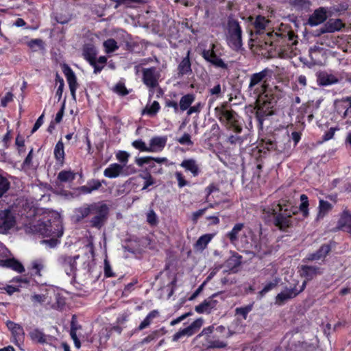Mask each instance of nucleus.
I'll return each mask as SVG.
<instances>
[{
	"mask_svg": "<svg viewBox=\"0 0 351 351\" xmlns=\"http://www.w3.org/2000/svg\"><path fill=\"white\" fill-rule=\"evenodd\" d=\"M28 45L30 48L34 50H36L38 49L43 48V42L40 39H34L29 42Z\"/></svg>",
	"mask_w": 351,
	"mask_h": 351,
	"instance_id": "nucleus-49",
	"label": "nucleus"
},
{
	"mask_svg": "<svg viewBox=\"0 0 351 351\" xmlns=\"http://www.w3.org/2000/svg\"><path fill=\"white\" fill-rule=\"evenodd\" d=\"M339 82V79L337 75L327 72H322L317 77V82L322 86H330L337 84Z\"/></svg>",
	"mask_w": 351,
	"mask_h": 351,
	"instance_id": "nucleus-23",
	"label": "nucleus"
},
{
	"mask_svg": "<svg viewBox=\"0 0 351 351\" xmlns=\"http://www.w3.org/2000/svg\"><path fill=\"white\" fill-rule=\"evenodd\" d=\"M63 73L66 78L67 82L69 84V89L71 91V94L72 98L74 100H76V95L75 92L78 87V83L77 82V77L72 71V69L67 65H64L63 66Z\"/></svg>",
	"mask_w": 351,
	"mask_h": 351,
	"instance_id": "nucleus-15",
	"label": "nucleus"
},
{
	"mask_svg": "<svg viewBox=\"0 0 351 351\" xmlns=\"http://www.w3.org/2000/svg\"><path fill=\"white\" fill-rule=\"evenodd\" d=\"M165 106L166 107L173 108L176 113L178 112L179 104H178L176 101L172 100H167L165 101Z\"/></svg>",
	"mask_w": 351,
	"mask_h": 351,
	"instance_id": "nucleus-61",
	"label": "nucleus"
},
{
	"mask_svg": "<svg viewBox=\"0 0 351 351\" xmlns=\"http://www.w3.org/2000/svg\"><path fill=\"white\" fill-rule=\"evenodd\" d=\"M190 53L189 50L186 53V57L183 58L178 65V76L182 77L184 75H191L193 73L191 69V63L190 60Z\"/></svg>",
	"mask_w": 351,
	"mask_h": 351,
	"instance_id": "nucleus-17",
	"label": "nucleus"
},
{
	"mask_svg": "<svg viewBox=\"0 0 351 351\" xmlns=\"http://www.w3.org/2000/svg\"><path fill=\"white\" fill-rule=\"evenodd\" d=\"M204 321L202 318L197 319L188 327L180 330L174 334L172 337L173 341H177L184 336L190 337L196 332L203 325Z\"/></svg>",
	"mask_w": 351,
	"mask_h": 351,
	"instance_id": "nucleus-13",
	"label": "nucleus"
},
{
	"mask_svg": "<svg viewBox=\"0 0 351 351\" xmlns=\"http://www.w3.org/2000/svg\"><path fill=\"white\" fill-rule=\"evenodd\" d=\"M217 301L213 298H208L203 302L195 306V311L199 313H209L216 306Z\"/></svg>",
	"mask_w": 351,
	"mask_h": 351,
	"instance_id": "nucleus-28",
	"label": "nucleus"
},
{
	"mask_svg": "<svg viewBox=\"0 0 351 351\" xmlns=\"http://www.w3.org/2000/svg\"><path fill=\"white\" fill-rule=\"evenodd\" d=\"M143 82L149 88V96L154 92L153 89L158 86L160 73L155 67L145 68L142 71Z\"/></svg>",
	"mask_w": 351,
	"mask_h": 351,
	"instance_id": "nucleus-10",
	"label": "nucleus"
},
{
	"mask_svg": "<svg viewBox=\"0 0 351 351\" xmlns=\"http://www.w3.org/2000/svg\"><path fill=\"white\" fill-rule=\"evenodd\" d=\"M160 104L158 101H154L151 105H147L143 109L142 114L149 116H154L160 110Z\"/></svg>",
	"mask_w": 351,
	"mask_h": 351,
	"instance_id": "nucleus-38",
	"label": "nucleus"
},
{
	"mask_svg": "<svg viewBox=\"0 0 351 351\" xmlns=\"http://www.w3.org/2000/svg\"><path fill=\"white\" fill-rule=\"evenodd\" d=\"M267 38H265V44L271 46H276L277 43L282 44L295 45L298 43L296 35L292 31H287L281 33L269 32L267 34Z\"/></svg>",
	"mask_w": 351,
	"mask_h": 351,
	"instance_id": "nucleus-6",
	"label": "nucleus"
},
{
	"mask_svg": "<svg viewBox=\"0 0 351 351\" xmlns=\"http://www.w3.org/2000/svg\"><path fill=\"white\" fill-rule=\"evenodd\" d=\"M209 347L213 348H222L227 346V343L220 340H212L208 342Z\"/></svg>",
	"mask_w": 351,
	"mask_h": 351,
	"instance_id": "nucleus-52",
	"label": "nucleus"
},
{
	"mask_svg": "<svg viewBox=\"0 0 351 351\" xmlns=\"http://www.w3.org/2000/svg\"><path fill=\"white\" fill-rule=\"evenodd\" d=\"M152 158L153 157L151 156L141 157L136 158L135 162L138 166L142 167L145 164H149Z\"/></svg>",
	"mask_w": 351,
	"mask_h": 351,
	"instance_id": "nucleus-57",
	"label": "nucleus"
},
{
	"mask_svg": "<svg viewBox=\"0 0 351 351\" xmlns=\"http://www.w3.org/2000/svg\"><path fill=\"white\" fill-rule=\"evenodd\" d=\"M306 282L304 281L300 290L295 289H287L278 293L276 298V304L282 305L288 300L295 297L299 293L302 292L306 287Z\"/></svg>",
	"mask_w": 351,
	"mask_h": 351,
	"instance_id": "nucleus-16",
	"label": "nucleus"
},
{
	"mask_svg": "<svg viewBox=\"0 0 351 351\" xmlns=\"http://www.w3.org/2000/svg\"><path fill=\"white\" fill-rule=\"evenodd\" d=\"M103 45L105 49V51L107 53L114 52L119 49L117 43L112 38H109L105 40L103 43Z\"/></svg>",
	"mask_w": 351,
	"mask_h": 351,
	"instance_id": "nucleus-39",
	"label": "nucleus"
},
{
	"mask_svg": "<svg viewBox=\"0 0 351 351\" xmlns=\"http://www.w3.org/2000/svg\"><path fill=\"white\" fill-rule=\"evenodd\" d=\"M56 83H59V86L56 91V95L58 97L59 99H60L63 93L64 82L63 79L58 75H56Z\"/></svg>",
	"mask_w": 351,
	"mask_h": 351,
	"instance_id": "nucleus-46",
	"label": "nucleus"
},
{
	"mask_svg": "<svg viewBox=\"0 0 351 351\" xmlns=\"http://www.w3.org/2000/svg\"><path fill=\"white\" fill-rule=\"evenodd\" d=\"M104 274L106 277L114 276V273L112 272L110 265L107 260L104 261Z\"/></svg>",
	"mask_w": 351,
	"mask_h": 351,
	"instance_id": "nucleus-59",
	"label": "nucleus"
},
{
	"mask_svg": "<svg viewBox=\"0 0 351 351\" xmlns=\"http://www.w3.org/2000/svg\"><path fill=\"white\" fill-rule=\"evenodd\" d=\"M12 99L13 95L10 92L7 93L5 97L1 99V106L5 107L9 102L12 101Z\"/></svg>",
	"mask_w": 351,
	"mask_h": 351,
	"instance_id": "nucleus-63",
	"label": "nucleus"
},
{
	"mask_svg": "<svg viewBox=\"0 0 351 351\" xmlns=\"http://www.w3.org/2000/svg\"><path fill=\"white\" fill-rule=\"evenodd\" d=\"M256 104V117L261 125H263L265 119L273 114L272 104L267 97H261L254 99Z\"/></svg>",
	"mask_w": 351,
	"mask_h": 351,
	"instance_id": "nucleus-9",
	"label": "nucleus"
},
{
	"mask_svg": "<svg viewBox=\"0 0 351 351\" xmlns=\"http://www.w3.org/2000/svg\"><path fill=\"white\" fill-rule=\"evenodd\" d=\"M180 166L186 171H190L194 177L199 173V166L194 159H185L181 162Z\"/></svg>",
	"mask_w": 351,
	"mask_h": 351,
	"instance_id": "nucleus-29",
	"label": "nucleus"
},
{
	"mask_svg": "<svg viewBox=\"0 0 351 351\" xmlns=\"http://www.w3.org/2000/svg\"><path fill=\"white\" fill-rule=\"evenodd\" d=\"M31 340L35 343L41 344L49 343L53 339V337L47 335L38 328H34L29 332Z\"/></svg>",
	"mask_w": 351,
	"mask_h": 351,
	"instance_id": "nucleus-20",
	"label": "nucleus"
},
{
	"mask_svg": "<svg viewBox=\"0 0 351 351\" xmlns=\"http://www.w3.org/2000/svg\"><path fill=\"white\" fill-rule=\"evenodd\" d=\"M252 311L251 306H246L245 307L237 308L235 311L237 315L243 316V319L247 318V314Z\"/></svg>",
	"mask_w": 351,
	"mask_h": 351,
	"instance_id": "nucleus-47",
	"label": "nucleus"
},
{
	"mask_svg": "<svg viewBox=\"0 0 351 351\" xmlns=\"http://www.w3.org/2000/svg\"><path fill=\"white\" fill-rule=\"evenodd\" d=\"M47 300V296L44 294H34L32 296V301L35 304H43Z\"/></svg>",
	"mask_w": 351,
	"mask_h": 351,
	"instance_id": "nucleus-53",
	"label": "nucleus"
},
{
	"mask_svg": "<svg viewBox=\"0 0 351 351\" xmlns=\"http://www.w3.org/2000/svg\"><path fill=\"white\" fill-rule=\"evenodd\" d=\"M97 51L94 47L91 45H86L83 49V56L90 63L93 64L96 60Z\"/></svg>",
	"mask_w": 351,
	"mask_h": 351,
	"instance_id": "nucleus-32",
	"label": "nucleus"
},
{
	"mask_svg": "<svg viewBox=\"0 0 351 351\" xmlns=\"http://www.w3.org/2000/svg\"><path fill=\"white\" fill-rule=\"evenodd\" d=\"M226 40L232 50L239 51L242 49V29L239 23L232 18H229L226 27Z\"/></svg>",
	"mask_w": 351,
	"mask_h": 351,
	"instance_id": "nucleus-4",
	"label": "nucleus"
},
{
	"mask_svg": "<svg viewBox=\"0 0 351 351\" xmlns=\"http://www.w3.org/2000/svg\"><path fill=\"white\" fill-rule=\"evenodd\" d=\"M143 178L145 180V184L143 187V190L147 189L149 186L153 185L154 184V179L152 178L150 174H147L145 176H143Z\"/></svg>",
	"mask_w": 351,
	"mask_h": 351,
	"instance_id": "nucleus-58",
	"label": "nucleus"
},
{
	"mask_svg": "<svg viewBox=\"0 0 351 351\" xmlns=\"http://www.w3.org/2000/svg\"><path fill=\"white\" fill-rule=\"evenodd\" d=\"M209 93L212 95H216L217 97H219L221 93V88L219 84L215 85L213 88L209 90Z\"/></svg>",
	"mask_w": 351,
	"mask_h": 351,
	"instance_id": "nucleus-62",
	"label": "nucleus"
},
{
	"mask_svg": "<svg viewBox=\"0 0 351 351\" xmlns=\"http://www.w3.org/2000/svg\"><path fill=\"white\" fill-rule=\"evenodd\" d=\"M0 265L8 268H11L19 273H21L25 270L22 264L14 258H5L4 260H0Z\"/></svg>",
	"mask_w": 351,
	"mask_h": 351,
	"instance_id": "nucleus-30",
	"label": "nucleus"
},
{
	"mask_svg": "<svg viewBox=\"0 0 351 351\" xmlns=\"http://www.w3.org/2000/svg\"><path fill=\"white\" fill-rule=\"evenodd\" d=\"M175 176L178 180V186L180 188H182L183 186L188 184L187 181L184 180V178L182 173L177 171L175 173Z\"/></svg>",
	"mask_w": 351,
	"mask_h": 351,
	"instance_id": "nucleus-55",
	"label": "nucleus"
},
{
	"mask_svg": "<svg viewBox=\"0 0 351 351\" xmlns=\"http://www.w3.org/2000/svg\"><path fill=\"white\" fill-rule=\"evenodd\" d=\"M116 158L121 162V165H128L127 163L130 158V154L125 151H119L116 154Z\"/></svg>",
	"mask_w": 351,
	"mask_h": 351,
	"instance_id": "nucleus-45",
	"label": "nucleus"
},
{
	"mask_svg": "<svg viewBox=\"0 0 351 351\" xmlns=\"http://www.w3.org/2000/svg\"><path fill=\"white\" fill-rule=\"evenodd\" d=\"M195 100L193 94H186L182 96L180 100L179 109L182 111H185L191 106Z\"/></svg>",
	"mask_w": 351,
	"mask_h": 351,
	"instance_id": "nucleus-34",
	"label": "nucleus"
},
{
	"mask_svg": "<svg viewBox=\"0 0 351 351\" xmlns=\"http://www.w3.org/2000/svg\"><path fill=\"white\" fill-rule=\"evenodd\" d=\"M243 223H237L232 230L227 234V237L232 243H234L238 240L239 234L243 230Z\"/></svg>",
	"mask_w": 351,
	"mask_h": 351,
	"instance_id": "nucleus-35",
	"label": "nucleus"
},
{
	"mask_svg": "<svg viewBox=\"0 0 351 351\" xmlns=\"http://www.w3.org/2000/svg\"><path fill=\"white\" fill-rule=\"evenodd\" d=\"M343 27V23L340 19H330L325 25L319 29V33L335 32L340 30Z\"/></svg>",
	"mask_w": 351,
	"mask_h": 351,
	"instance_id": "nucleus-21",
	"label": "nucleus"
},
{
	"mask_svg": "<svg viewBox=\"0 0 351 351\" xmlns=\"http://www.w3.org/2000/svg\"><path fill=\"white\" fill-rule=\"evenodd\" d=\"M332 208L330 203L323 199L319 200V212L317 214V219L323 218Z\"/></svg>",
	"mask_w": 351,
	"mask_h": 351,
	"instance_id": "nucleus-36",
	"label": "nucleus"
},
{
	"mask_svg": "<svg viewBox=\"0 0 351 351\" xmlns=\"http://www.w3.org/2000/svg\"><path fill=\"white\" fill-rule=\"evenodd\" d=\"M92 204H86L84 206L75 209V213L77 221L86 217L93 212Z\"/></svg>",
	"mask_w": 351,
	"mask_h": 351,
	"instance_id": "nucleus-33",
	"label": "nucleus"
},
{
	"mask_svg": "<svg viewBox=\"0 0 351 351\" xmlns=\"http://www.w3.org/2000/svg\"><path fill=\"white\" fill-rule=\"evenodd\" d=\"M15 218L10 210L0 211V233L7 234L15 225Z\"/></svg>",
	"mask_w": 351,
	"mask_h": 351,
	"instance_id": "nucleus-14",
	"label": "nucleus"
},
{
	"mask_svg": "<svg viewBox=\"0 0 351 351\" xmlns=\"http://www.w3.org/2000/svg\"><path fill=\"white\" fill-rule=\"evenodd\" d=\"M339 228L351 234V214L343 211L338 221Z\"/></svg>",
	"mask_w": 351,
	"mask_h": 351,
	"instance_id": "nucleus-27",
	"label": "nucleus"
},
{
	"mask_svg": "<svg viewBox=\"0 0 351 351\" xmlns=\"http://www.w3.org/2000/svg\"><path fill=\"white\" fill-rule=\"evenodd\" d=\"M75 178V173L71 170L61 171L58 175V179L62 182H70Z\"/></svg>",
	"mask_w": 351,
	"mask_h": 351,
	"instance_id": "nucleus-37",
	"label": "nucleus"
},
{
	"mask_svg": "<svg viewBox=\"0 0 351 351\" xmlns=\"http://www.w3.org/2000/svg\"><path fill=\"white\" fill-rule=\"evenodd\" d=\"M29 228L32 232L45 237L59 238L63 234L62 220L60 215L56 212H50L43 216L36 215L35 220L29 223ZM42 243L49 245L50 247H54L58 244V240H43Z\"/></svg>",
	"mask_w": 351,
	"mask_h": 351,
	"instance_id": "nucleus-1",
	"label": "nucleus"
},
{
	"mask_svg": "<svg viewBox=\"0 0 351 351\" xmlns=\"http://www.w3.org/2000/svg\"><path fill=\"white\" fill-rule=\"evenodd\" d=\"M6 326L12 332L16 345H19L21 343H22L23 341L25 335V332L22 326L11 321H8L6 322Z\"/></svg>",
	"mask_w": 351,
	"mask_h": 351,
	"instance_id": "nucleus-18",
	"label": "nucleus"
},
{
	"mask_svg": "<svg viewBox=\"0 0 351 351\" xmlns=\"http://www.w3.org/2000/svg\"><path fill=\"white\" fill-rule=\"evenodd\" d=\"M226 263L228 267L230 268H234L235 267L239 266L241 263V261L238 256H232L227 261Z\"/></svg>",
	"mask_w": 351,
	"mask_h": 351,
	"instance_id": "nucleus-54",
	"label": "nucleus"
},
{
	"mask_svg": "<svg viewBox=\"0 0 351 351\" xmlns=\"http://www.w3.org/2000/svg\"><path fill=\"white\" fill-rule=\"evenodd\" d=\"M10 183L8 180L0 175V197H1L10 189Z\"/></svg>",
	"mask_w": 351,
	"mask_h": 351,
	"instance_id": "nucleus-43",
	"label": "nucleus"
},
{
	"mask_svg": "<svg viewBox=\"0 0 351 351\" xmlns=\"http://www.w3.org/2000/svg\"><path fill=\"white\" fill-rule=\"evenodd\" d=\"M142 0H117L116 5H114V8H118L121 5H125L127 6H130L133 3H141Z\"/></svg>",
	"mask_w": 351,
	"mask_h": 351,
	"instance_id": "nucleus-51",
	"label": "nucleus"
},
{
	"mask_svg": "<svg viewBox=\"0 0 351 351\" xmlns=\"http://www.w3.org/2000/svg\"><path fill=\"white\" fill-rule=\"evenodd\" d=\"M54 156L58 160H62L64 157V144L60 141L55 146Z\"/></svg>",
	"mask_w": 351,
	"mask_h": 351,
	"instance_id": "nucleus-41",
	"label": "nucleus"
},
{
	"mask_svg": "<svg viewBox=\"0 0 351 351\" xmlns=\"http://www.w3.org/2000/svg\"><path fill=\"white\" fill-rule=\"evenodd\" d=\"M215 114L221 123H224L227 128L236 133H241L242 126L239 121L238 114L233 110H228L223 106L216 107Z\"/></svg>",
	"mask_w": 351,
	"mask_h": 351,
	"instance_id": "nucleus-5",
	"label": "nucleus"
},
{
	"mask_svg": "<svg viewBox=\"0 0 351 351\" xmlns=\"http://www.w3.org/2000/svg\"><path fill=\"white\" fill-rule=\"evenodd\" d=\"M78 258L79 255L73 256L61 255L59 256L58 262L68 276H73L75 274L77 269L76 261Z\"/></svg>",
	"mask_w": 351,
	"mask_h": 351,
	"instance_id": "nucleus-12",
	"label": "nucleus"
},
{
	"mask_svg": "<svg viewBox=\"0 0 351 351\" xmlns=\"http://www.w3.org/2000/svg\"><path fill=\"white\" fill-rule=\"evenodd\" d=\"M132 145L133 147H134L136 149H139L142 152H149V147H147L145 143L141 141V140H137V141H134L133 143H132Z\"/></svg>",
	"mask_w": 351,
	"mask_h": 351,
	"instance_id": "nucleus-48",
	"label": "nucleus"
},
{
	"mask_svg": "<svg viewBox=\"0 0 351 351\" xmlns=\"http://www.w3.org/2000/svg\"><path fill=\"white\" fill-rule=\"evenodd\" d=\"M327 18L326 11L321 8L316 10L308 19V23L311 26H315L323 23Z\"/></svg>",
	"mask_w": 351,
	"mask_h": 351,
	"instance_id": "nucleus-24",
	"label": "nucleus"
},
{
	"mask_svg": "<svg viewBox=\"0 0 351 351\" xmlns=\"http://www.w3.org/2000/svg\"><path fill=\"white\" fill-rule=\"evenodd\" d=\"M135 173L132 165H121L118 163L110 164L104 171V175L108 178H115L119 176H128Z\"/></svg>",
	"mask_w": 351,
	"mask_h": 351,
	"instance_id": "nucleus-8",
	"label": "nucleus"
},
{
	"mask_svg": "<svg viewBox=\"0 0 351 351\" xmlns=\"http://www.w3.org/2000/svg\"><path fill=\"white\" fill-rule=\"evenodd\" d=\"M213 236L210 234H206L201 236L194 245V248L197 251H203L211 241Z\"/></svg>",
	"mask_w": 351,
	"mask_h": 351,
	"instance_id": "nucleus-31",
	"label": "nucleus"
},
{
	"mask_svg": "<svg viewBox=\"0 0 351 351\" xmlns=\"http://www.w3.org/2000/svg\"><path fill=\"white\" fill-rule=\"evenodd\" d=\"M93 212L95 216L91 219L90 223L94 228H100L106 222L109 212L108 206L101 202L92 204Z\"/></svg>",
	"mask_w": 351,
	"mask_h": 351,
	"instance_id": "nucleus-7",
	"label": "nucleus"
},
{
	"mask_svg": "<svg viewBox=\"0 0 351 351\" xmlns=\"http://www.w3.org/2000/svg\"><path fill=\"white\" fill-rule=\"evenodd\" d=\"M31 269L34 275L41 277L46 271V262L43 258H37L32 261Z\"/></svg>",
	"mask_w": 351,
	"mask_h": 351,
	"instance_id": "nucleus-26",
	"label": "nucleus"
},
{
	"mask_svg": "<svg viewBox=\"0 0 351 351\" xmlns=\"http://www.w3.org/2000/svg\"><path fill=\"white\" fill-rule=\"evenodd\" d=\"M88 183L90 185L93 191L99 189L101 186V182L97 180H92L89 181Z\"/></svg>",
	"mask_w": 351,
	"mask_h": 351,
	"instance_id": "nucleus-64",
	"label": "nucleus"
},
{
	"mask_svg": "<svg viewBox=\"0 0 351 351\" xmlns=\"http://www.w3.org/2000/svg\"><path fill=\"white\" fill-rule=\"evenodd\" d=\"M300 201L301 204L300 205L299 209L302 213L304 217H307L308 215V200L307 196L304 194L301 195Z\"/></svg>",
	"mask_w": 351,
	"mask_h": 351,
	"instance_id": "nucleus-42",
	"label": "nucleus"
},
{
	"mask_svg": "<svg viewBox=\"0 0 351 351\" xmlns=\"http://www.w3.org/2000/svg\"><path fill=\"white\" fill-rule=\"evenodd\" d=\"M330 251V247L328 245H323L320 247V248L316 251L315 252L308 254L306 257L303 259V262H306V261H319L325 258L327 254Z\"/></svg>",
	"mask_w": 351,
	"mask_h": 351,
	"instance_id": "nucleus-22",
	"label": "nucleus"
},
{
	"mask_svg": "<svg viewBox=\"0 0 351 351\" xmlns=\"http://www.w3.org/2000/svg\"><path fill=\"white\" fill-rule=\"evenodd\" d=\"M147 221L150 225L157 223V215L153 210H149L147 214Z\"/></svg>",
	"mask_w": 351,
	"mask_h": 351,
	"instance_id": "nucleus-50",
	"label": "nucleus"
},
{
	"mask_svg": "<svg viewBox=\"0 0 351 351\" xmlns=\"http://www.w3.org/2000/svg\"><path fill=\"white\" fill-rule=\"evenodd\" d=\"M267 23V21L265 17L261 16H257L254 22V27L257 32L261 33V31L265 28Z\"/></svg>",
	"mask_w": 351,
	"mask_h": 351,
	"instance_id": "nucleus-44",
	"label": "nucleus"
},
{
	"mask_svg": "<svg viewBox=\"0 0 351 351\" xmlns=\"http://www.w3.org/2000/svg\"><path fill=\"white\" fill-rule=\"evenodd\" d=\"M323 269L316 265H302L300 267V274L306 280H311L317 275H321Z\"/></svg>",
	"mask_w": 351,
	"mask_h": 351,
	"instance_id": "nucleus-19",
	"label": "nucleus"
},
{
	"mask_svg": "<svg viewBox=\"0 0 351 351\" xmlns=\"http://www.w3.org/2000/svg\"><path fill=\"white\" fill-rule=\"evenodd\" d=\"M167 137L156 136L150 140L149 151V152H158L163 149L167 143Z\"/></svg>",
	"mask_w": 351,
	"mask_h": 351,
	"instance_id": "nucleus-25",
	"label": "nucleus"
},
{
	"mask_svg": "<svg viewBox=\"0 0 351 351\" xmlns=\"http://www.w3.org/2000/svg\"><path fill=\"white\" fill-rule=\"evenodd\" d=\"M158 315V312L157 311L154 310L151 311L144 319V320L140 324L138 329L141 330L147 327L151 324L152 320L156 317Z\"/></svg>",
	"mask_w": 351,
	"mask_h": 351,
	"instance_id": "nucleus-40",
	"label": "nucleus"
},
{
	"mask_svg": "<svg viewBox=\"0 0 351 351\" xmlns=\"http://www.w3.org/2000/svg\"><path fill=\"white\" fill-rule=\"evenodd\" d=\"M215 45L214 43L210 45V49H204L202 52V56L204 59L210 62L213 66L217 68H221L223 69H228V64H226L223 60L217 56L215 51Z\"/></svg>",
	"mask_w": 351,
	"mask_h": 351,
	"instance_id": "nucleus-11",
	"label": "nucleus"
},
{
	"mask_svg": "<svg viewBox=\"0 0 351 351\" xmlns=\"http://www.w3.org/2000/svg\"><path fill=\"white\" fill-rule=\"evenodd\" d=\"M263 211L267 213L269 216L274 217L275 226L282 230L291 226L290 218L297 213L296 208L291 210L289 205H282V204H278L271 208L264 209Z\"/></svg>",
	"mask_w": 351,
	"mask_h": 351,
	"instance_id": "nucleus-3",
	"label": "nucleus"
},
{
	"mask_svg": "<svg viewBox=\"0 0 351 351\" xmlns=\"http://www.w3.org/2000/svg\"><path fill=\"white\" fill-rule=\"evenodd\" d=\"M272 75V71L265 68L260 72L250 75V82L247 92L253 99L267 97L265 94L269 86L268 78Z\"/></svg>",
	"mask_w": 351,
	"mask_h": 351,
	"instance_id": "nucleus-2",
	"label": "nucleus"
},
{
	"mask_svg": "<svg viewBox=\"0 0 351 351\" xmlns=\"http://www.w3.org/2000/svg\"><path fill=\"white\" fill-rule=\"evenodd\" d=\"M178 142L181 145H193V142L191 140V136L189 134L185 133L182 137L178 139Z\"/></svg>",
	"mask_w": 351,
	"mask_h": 351,
	"instance_id": "nucleus-56",
	"label": "nucleus"
},
{
	"mask_svg": "<svg viewBox=\"0 0 351 351\" xmlns=\"http://www.w3.org/2000/svg\"><path fill=\"white\" fill-rule=\"evenodd\" d=\"M191 314L192 313L191 312H189V313L182 315L181 316L178 317V318L172 320L170 323L171 326H175V325L178 324V323H180L182 321H183L184 319H185L187 317H189Z\"/></svg>",
	"mask_w": 351,
	"mask_h": 351,
	"instance_id": "nucleus-60",
	"label": "nucleus"
}]
</instances>
